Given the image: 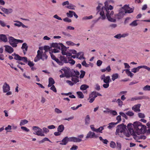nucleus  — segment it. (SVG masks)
Masks as SVG:
<instances>
[{
  "instance_id": "f257e3e1",
  "label": "nucleus",
  "mask_w": 150,
  "mask_h": 150,
  "mask_svg": "<svg viewBox=\"0 0 150 150\" xmlns=\"http://www.w3.org/2000/svg\"><path fill=\"white\" fill-rule=\"evenodd\" d=\"M139 123L133 122V124L129 123L127 125V128L131 134L136 133L139 134L144 132L146 127Z\"/></svg>"
},
{
  "instance_id": "f03ea898",
  "label": "nucleus",
  "mask_w": 150,
  "mask_h": 150,
  "mask_svg": "<svg viewBox=\"0 0 150 150\" xmlns=\"http://www.w3.org/2000/svg\"><path fill=\"white\" fill-rule=\"evenodd\" d=\"M100 16L98 19L101 18L104 20L106 18V16L108 20L110 22H115L116 20L114 18V17L113 16L114 15V12L113 11H109V9L106 10L104 7H102L100 9Z\"/></svg>"
},
{
  "instance_id": "7ed1b4c3",
  "label": "nucleus",
  "mask_w": 150,
  "mask_h": 150,
  "mask_svg": "<svg viewBox=\"0 0 150 150\" xmlns=\"http://www.w3.org/2000/svg\"><path fill=\"white\" fill-rule=\"evenodd\" d=\"M84 135L81 134L78 136V137H65L62 140L60 144L62 145H66L68 142H80L82 141V139L83 138Z\"/></svg>"
},
{
  "instance_id": "20e7f679",
  "label": "nucleus",
  "mask_w": 150,
  "mask_h": 150,
  "mask_svg": "<svg viewBox=\"0 0 150 150\" xmlns=\"http://www.w3.org/2000/svg\"><path fill=\"white\" fill-rule=\"evenodd\" d=\"M47 56L45 52L43 53L42 52L38 50L37 51V54L34 59V61L35 62H37L40 59L44 61L45 59H47Z\"/></svg>"
},
{
  "instance_id": "39448f33",
  "label": "nucleus",
  "mask_w": 150,
  "mask_h": 150,
  "mask_svg": "<svg viewBox=\"0 0 150 150\" xmlns=\"http://www.w3.org/2000/svg\"><path fill=\"white\" fill-rule=\"evenodd\" d=\"M126 130V126L123 124L119 125L117 127L115 134H118L121 137H123V134Z\"/></svg>"
},
{
  "instance_id": "423d86ee",
  "label": "nucleus",
  "mask_w": 150,
  "mask_h": 150,
  "mask_svg": "<svg viewBox=\"0 0 150 150\" xmlns=\"http://www.w3.org/2000/svg\"><path fill=\"white\" fill-rule=\"evenodd\" d=\"M8 39L10 44L13 47H16L18 43H22L23 42V40L17 39L12 37H9Z\"/></svg>"
},
{
  "instance_id": "0eeeda50",
  "label": "nucleus",
  "mask_w": 150,
  "mask_h": 150,
  "mask_svg": "<svg viewBox=\"0 0 150 150\" xmlns=\"http://www.w3.org/2000/svg\"><path fill=\"white\" fill-rule=\"evenodd\" d=\"M61 70L64 71V74L66 75V77L67 78L75 76L74 74L73 73V70H71L69 67L63 68Z\"/></svg>"
},
{
  "instance_id": "6e6552de",
  "label": "nucleus",
  "mask_w": 150,
  "mask_h": 150,
  "mask_svg": "<svg viewBox=\"0 0 150 150\" xmlns=\"http://www.w3.org/2000/svg\"><path fill=\"white\" fill-rule=\"evenodd\" d=\"M98 96H101L102 95L100 93L96 91L92 92L89 95V98L88 99V100H90L89 102L91 103H93L95 100V98Z\"/></svg>"
},
{
  "instance_id": "1a4fd4ad",
  "label": "nucleus",
  "mask_w": 150,
  "mask_h": 150,
  "mask_svg": "<svg viewBox=\"0 0 150 150\" xmlns=\"http://www.w3.org/2000/svg\"><path fill=\"white\" fill-rule=\"evenodd\" d=\"M12 56H14V59L17 60L23 61L25 63L28 62L27 58L26 57H22L18 54L14 53L12 54Z\"/></svg>"
},
{
  "instance_id": "9d476101",
  "label": "nucleus",
  "mask_w": 150,
  "mask_h": 150,
  "mask_svg": "<svg viewBox=\"0 0 150 150\" xmlns=\"http://www.w3.org/2000/svg\"><path fill=\"white\" fill-rule=\"evenodd\" d=\"M122 10L124 11L125 13H131L133 11V9L130 8L129 6L127 5H125L122 8Z\"/></svg>"
},
{
  "instance_id": "9b49d317",
  "label": "nucleus",
  "mask_w": 150,
  "mask_h": 150,
  "mask_svg": "<svg viewBox=\"0 0 150 150\" xmlns=\"http://www.w3.org/2000/svg\"><path fill=\"white\" fill-rule=\"evenodd\" d=\"M98 137V136L96 135L94 132L89 131L87 134L86 138L87 139L89 138H95L96 139Z\"/></svg>"
},
{
  "instance_id": "f8f14e48",
  "label": "nucleus",
  "mask_w": 150,
  "mask_h": 150,
  "mask_svg": "<svg viewBox=\"0 0 150 150\" xmlns=\"http://www.w3.org/2000/svg\"><path fill=\"white\" fill-rule=\"evenodd\" d=\"M2 88L3 92L4 93L7 92L10 90V88L9 85L6 82L4 83Z\"/></svg>"
},
{
  "instance_id": "ddd939ff",
  "label": "nucleus",
  "mask_w": 150,
  "mask_h": 150,
  "mask_svg": "<svg viewBox=\"0 0 150 150\" xmlns=\"http://www.w3.org/2000/svg\"><path fill=\"white\" fill-rule=\"evenodd\" d=\"M125 13H124V11L122 10V8L121 9L119 12L117 14L115 15V18L118 19L122 18L125 15Z\"/></svg>"
},
{
  "instance_id": "4468645a",
  "label": "nucleus",
  "mask_w": 150,
  "mask_h": 150,
  "mask_svg": "<svg viewBox=\"0 0 150 150\" xmlns=\"http://www.w3.org/2000/svg\"><path fill=\"white\" fill-rule=\"evenodd\" d=\"M141 105L140 104H138L137 105H135L132 107V109L135 112H139L141 111L140 109Z\"/></svg>"
},
{
  "instance_id": "2eb2a0df",
  "label": "nucleus",
  "mask_w": 150,
  "mask_h": 150,
  "mask_svg": "<svg viewBox=\"0 0 150 150\" xmlns=\"http://www.w3.org/2000/svg\"><path fill=\"white\" fill-rule=\"evenodd\" d=\"M5 47V50L9 53H11L13 52L14 50L13 48L11 46L6 45L4 46Z\"/></svg>"
},
{
  "instance_id": "dca6fc26",
  "label": "nucleus",
  "mask_w": 150,
  "mask_h": 150,
  "mask_svg": "<svg viewBox=\"0 0 150 150\" xmlns=\"http://www.w3.org/2000/svg\"><path fill=\"white\" fill-rule=\"evenodd\" d=\"M21 48L23 50V52L24 54H26V52L28 49V46H27V44L26 43H23Z\"/></svg>"
},
{
  "instance_id": "f3484780",
  "label": "nucleus",
  "mask_w": 150,
  "mask_h": 150,
  "mask_svg": "<svg viewBox=\"0 0 150 150\" xmlns=\"http://www.w3.org/2000/svg\"><path fill=\"white\" fill-rule=\"evenodd\" d=\"M128 34L127 33L126 34H121L120 33L118 34L117 35H115L114 37L116 38H117L118 39H120L121 38H125V37H126L128 36Z\"/></svg>"
},
{
  "instance_id": "a211bd4d",
  "label": "nucleus",
  "mask_w": 150,
  "mask_h": 150,
  "mask_svg": "<svg viewBox=\"0 0 150 150\" xmlns=\"http://www.w3.org/2000/svg\"><path fill=\"white\" fill-rule=\"evenodd\" d=\"M7 41V38L5 35H0V41L6 42Z\"/></svg>"
},
{
  "instance_id": "6ab92c4d",
  "label": "nucleus",
  "mask_w": 150,
  "mask_h": 150,
  "mask_svg": "<svg viewBox=\"0 0 150 150\" xmlns=\"http://www.w3.org/2000/svg\"><path fill=\"white\" fill-rule=\"evenodd\" d=\"M69 57L67 56H61L60 57V61L62 62L63 63H68V58Z\"/></svg>"
},
{
  "instance_id": "aec40b11",
  "label": "nucleus",
  "mask_w": 150,
  "mask_h": 150,
  "mask_svg": "<svg viewBox=\"0 0 150 150\" xmlns=\"http://www.w3.org/2000/svg\"><path fill=\"white\" fill-rule=\"evenodd\" d=\"M39 129V130H38V131H37V132H36V133H33V134L38 136L42 137L45 136V134L42 131V129L41 128Z\"/></svg>"
},
{
  "instance_id": "412c9836",
  "label": "nucleus",
  "mask_w": 150,
  "mask_h": 150,
  "mask_svg": "<svg viewBox=\"0 0 150 150\" xmlns=\"http://www.w3.org/2000/svg\"><path fill=\"white\" fill-rule=\"evenodd\" d=\"M3 12L7 14H8L11 13L13 11L12 9H8L5 8H2V10Z\"/></svg>"
},
{
  "instance_id": "4be33fe9",
  "label": "nucleus",
  "mask_w": 150,
  "mask_h": 150,
  "mask_svg": "<svg viewBox=\"0 0 150 150\" xmlns=\"http://www.w3.org/2000/svg\"><path fill=\"white\" fill-rule=\"evenodd\" d=\"M124 71H125L127 75L128 76H130L131 78H132L134 75V74L132 73H131L129 69H124L123 70V72Z\"/></svg>"
},
{
  "instance_id": "5701e85b",
  "label": "nucleus",
  "mask_w": 150,
  "mask_h": 150,
  "mask_svg": "<svg viewBox=\"0 0 150 150\" xmlns=\"http://www.w3.org/2000/svg\"><path fill=\"white\" fill-rule=\"evenodd\" d=\"M103 82L105 83H109L111 81L110 79V77L109 76H106L103 80Z\"/></svg>"
},
{
  "instance_id": "b1692460",
  "label": "nucleus",
  "mask_w": 150,
  "mask_h": 150,
  "mask_svg": "<svg viewBox=\"0 0 150 150\" xmlns=\"http://www.w3.org/2000/svg\"><path fill=\"white\" fill-rule=\"evenodd\" d=\"M67 50V47L64 45L62 46L61 50H62V53L63 55H66L67 52H66Z\"/></svg>"
},
{
  "instance_id": "393cba45",
  "label": "nucleus",
  "mask_w": 150,
  "mask_h": 150,
  "mask_svg": "<svg viewBox=\"0 0 150 150\" xmlns=\"http://www.w3.org/2000/svg\"><path fill=\"white\" fill-rule=\"evenodd\" d=\"M64 129V126L62 125H59L57 128V131L59 132H62Z\"/></svg>"
},
{
  "instance_id": "a878e982",
  "label": "nucleus",
  "mask_w": 150,
  "mask_h": 150,
  "mask_svg": "<svg viewBox=\"0 0 150 150\" xmlns=\"http://www.w3.org/2000/svg\"><path fill=\"white\" fill-rule=\"evenodd\" d=\"M106 3H107V2H105V6H103L102 7H104L105 8L106 10H107L108 9H109V11H111V10H112L113 9V7L111 5H110L108 8V5H107L106 4Z\"/></svg>"
},
{
  "instance_id": "bb28decb",
  "label": "nucleus",
  "mask_w": 150,
  "mask_h": 150,
  "mask_svg": "<svg viewBox=\"0 0 150 150\" xmlns=\"http://www.w3.org/2000/svg\"><path fill=\"white\" fill-rule=\"evenodd\" d=\"M144 96H140L139 97H136L134 98H132L131 99V101H134L138 100H141L144 98Z\"/></svg>"
},
{
  "instance_id": "cd10ccee",
  "label": "nucleus",
  "mask_w": 150,
  "mask_h": 150,
  "mask_svg": "<svg viewBox=\"0 0 150 150\" xmlns=\"http://www.w3.org/2000/svg\"><path fill=\"white\" fill-rule=\"evenodd\" d=\"M77 58H79V59H84V57H83V52H79L77 54Z\"/></svg>"
},
{
  "instance_id": "c85d7f7f",
  "label": "nucleus",
  "mask_w": 150,
  "mask_h": 150,
  "mask_svg": "<svg viewBox=\"0 0 150 150\" xmlns=\"http://www.w3.org/2000/svg\"><path fill=\"white\" fill-rule=\"evenodd\" d=\"M116 146L117 150H121L122 144L120 142H117Z\"/></svg>"
},
{
  "instance_id": "c756f323",
  "label": "nucleus",
  "mask_w": 150,
  "mask_h": 150,
  "mask_svg": "<svg viewBox=\"0 0 150 150\" xmlns=\"http://www.w3.org/2000/svg\"><path fill=\"white\" fill-rule=\"evenodd\" d=\"M118 122H111L109 124V126L108 127L109 129H111L112 128L114 127L115 125L117 124Z\"/></svg>"
},
{
  "instance_id": "7c9ffc66",
  "label": "nucleus",
  "mask_w": 150,
  "mask_h": 150,
  "mask_svg": "<svg viewBox=\"0 0 150 150\" xmlns=\"http://www.w3.org/2000/svg\"><path fill=\"white\" fill-rule=\"evenodd\" d=\"M76 94L78 96V97L80 98H83L84 97V95L82 93L81 91H78Z\"/></svg>"
},
{
  "instance_id": "2f4dec72",
  "label": "nucleus",
  "mask_w": 150,
  "mask_h": 150,
  "mask_svg": "<svg viewBox=\"0 0 150 150\" xmlns=\"http://www.w3.org/2000/svg\"><path fill=\"white\" fill-rule=\"evenodd\" d=\"M74 12L72 11H69L67 13V16L69 18L73 17Z\"/></svg>"
},
{
  "instance_id": "473e14b6",
  "label": "nucleus",
  "mask_w": 150,
  "mask_h": 150,
  "mask_svg": "<svg viewBox=\"0 0 150 150\" xmlns=\"http://www.w3.org/2000/svg\"><path fill=\"white\" fill-rule=\"evenodd\" d=\"M89 88V86L86 84L82 85L80 87V89L82 90H85Z\"/></svg>"
},
{
  "instance_id": "72a5a7b5",
  "label": "nucleus",
  "mask_w": 150,
  "mask_h": 150,
  "mask_svg": "<svg viewBox=\"0 0 150 150\" xmlns=\"http://www.w3.org/2000/svg\"><path fill=\"white\" fill-rule=\"evenodd\" d=\"M46 141H49V142L52 143L51 141L50 140L47 138L45 137L42 140L39 142V144H41L44 142Z\"/></svg>"
},
{
  "instance_id": "f704fd0d",
  "label": "nucleus",
  "mask_w": 150,
  "mask_h": 150,
  "mask_svg": "<svg viewBox=\"0 0 150 150\" xmlns=\"http://www.w3.org/2000/svg\"><path fill=\"white\" fill-rule=\"evenodd\" d=\"M116 102L118 103L119 106L120 107H122L123 104V102L120 99H117Z\"/></svg>"
},
{
  "instance_id": "c9c22d12",
  "label": "nucleus",
  "mask_w": 150,
  "mask_h": 150,
  "mask_svg": "<svg viewBox=\"0 0 150 150\" xmlns=\"http://www.w3.org/2000/svg\"><path fill=\"white\" fill-rule=\"evenodd\" d=\"M68 63H69L71 65H74L75 63V61L72 59H70L69 57L68 58Z\"/></svg>"
},
{
  "instance_id": "e433bc0d",
  "label": "nucleus",
  "mask_w": 150,
  "mask_h": 150,
  "mask_svg": "<svg viewBox=\"0 0 150 150\" xmlns=\"http://www.w3.org/2000/svg\"><path fill=\"white\" fill-rule=\"evenodd\" d=\"M104 128L103 127H100L98 129H96V132H100L102 133V131L104 129Z\"/></svg>"
},
{
  "instance_id": "4c0bfd02",
  "label": "nucleus",
  "mask_w": 150,
  "mask_h": 150,
  "mask_svg": "<svg viewBox=\"0 0 150 150\" xmlns=\"http://www.w3.org/2000/svg\"><path fill=\"white\" fill-rule=\"evenodd\" d=\"M112 80L113 81H115V80L118 78V74H115L112 75Z\"/></svg>"
},
{
  "instance_id": "58836bf2",
  "label": "nucleus",
  "mask_w": 150,
  "mask_h": 150,
  "mask_svg": "<svg viewBox=\"0 0 150 150\" xmlns=\"http://www.w3.org/2000/svg\"><path fill=\"white\" fill-rule=\"evenodd\" d=\"M100 140L104 144H107L108 143V141L106 139H103L102 137H99Z\"/></svg>"
},
{
  "instance_id": "ea45409f",
  "label": "nucleus",
  "mask_w": 150,
  "mask_h": 150,
  "mask_svg": "<svg viewBox=\"0 0 150 150\" xmlns=\"http://www.w3.org/2000/svg\"><path fill=\"white\" fill-rule=\"evenodd\" d=\"M44 49L45 50L46 52L48 51V50L51 52V49L48 46H45L44 47Z\"/></svg>"
},
{
  "instance_id": "a19ab883",
  "label": "nucleus",
  "mask_w": 150,
  "mask_h": 150,
  "mask_svg": "<svg viewBox=\"0 0 150 150\" xmlns=\"http://www.w3.org/2000/svg\"><path fill=\"white\" fill-rule=\"evenodd\" d=\"M150 122H147L146 124L147 127V133H150Z\"/></svg>"
},
{
  "instance_id": "79ce46f5",
  "label": "nucleus",
  "mask_w": 150,
  "mask_h": 150,
  "mask_svg": "<svg viewBox=\"0 0 150 150\" xmlns=\"http://www.w3.org/2000/svg\"><path fill=\"white\" fill-rule=\"evenodd\" d=\"M93 18V16L92 15L90 16H86L83 17L82 18V20H86L88 19H92Z\"/></svg>"
},
{
  "instance_id": "37998d69",
  "label": "nucleus",
  "mask_w": 150,
  "mask_h": 150,
  "mask_svg": "<svg viewBox=\"0 0 150 150\" xmlns=\"http://www.w3.org/2000/svg\"><path fill=\"white\" fill-rule=\"evenodd\" d=\"M5 129L6 130V133L8 132H11V131L9 130L11 129V126L10 125H8L7 127H5Z\"/></svg>"
},
{
  "instance_id": "c03bdc74",
  "label": "nucleus",
  "mask_w": 150,
  "mask_h": 150,
  "mask_svg": "<svg viewBox=\"0 0 150 150\" xmlns=\"http://www.w3.org/2000/svg\"><path fill=\"white\" fill-rule=\"evenodd\" d=\"M49 84L51 83L53 85L55 83V82L52 78L50 77L49 79Z\"/></svg>"
},
{
  "instance_id": "a18cd8bd",
  "label": "nucleus",
  "mask_w": 150,
  "mask_h": 150,
  "mask_svg": "<svg viewBox=\"0 0 150 150\" xmlns=\"http://www.w3.org/2000/svg\"><path fill=\"white\" fill-rule=\"evenodd\" d=\"M116 145L115 142L113 141H111L110 143V146L112 148H115L116 146Z\"/></svg>"
},
{
  "instance_id": "49530a36",
  "label": "nucleus",
  "mask_w": 150,
  "mask_h": 150,
  "mask_svg": "<svg viewBox=\"0 0 150 150\" xmlns=\"http://www.w3.org/2000/svg\"><path fill=\"white\" fill-rule=\"evenodd\" d=\"M137 20H134L133 21L132 23L130 24L129 25L130 26H135L137 25Z\"/></svg>"
},
{
  "instance_id": "de8ad7c7",
  "label": "nucleus",
  "mask_w": 150,
  "mask_h": 150,
  "mask_svg": "<svg viewBox=\"0 0 150 150\" xmlns=\"http://www.w3.org/2000/svg\"><path fill=\"white\" fill-rule=\"evenodd\" d=\"M16 22H17V23H14V25H15L18 26L20 27L21 26V24H22V23L19 21H16Z\"/></svg>"
},
{
  "instance_id": "09e8293b",
  "label": "nucleus",
  "mask_w": 150,
  "mask_h": 150,
  "mask_svg": "<svg viewBox=\"0 0 150 150\" xmlns=\"http://www.w3.org/2000/svg\"><path fill=\"white\" fill-rule=\"evenodd\" d=\"M143 90L145 91L150 90V86L146 85L143 88Z\"/></svg>"
},
{
  "instance_id": "8fccbe9b",
  "label": "nucleus",
  "mask_w": 150,
  "mask_h": 150,
  "mask_svg": "<svg viewBox=\"0 0 150 150\" xmlns=\"http://www.w3.org/2000/svg\"><path fill=\"white\" fill-rule=\"evenodd\" d=\"M80 72L81 74L80 75V78H83L85 74V72L83 70H81Z\"/></svg>"
},
{
  "instance_id": "3c124183",
  "label": "nucleus",
  "mask_w": 150,
  "mask_h": 150,
  "mask_svg": "<svg viewBox=\"0 0 150 150\" xmlns=\"http://www.w3.org/2000/svg\"><path fill=\"white\" fill-rule=\"evenodd\" d=\"M54 60H55L59 65H62L63 64L62 62H61L57 58H56Z\"/></svg>"
},
{
  "instance_id": "603ef678",
  "label": "nucleus",
  "mask_w": 150,
  "mask_h": 150,
  "mask_svg": "<svg viewBox=\"0 0 150 150\" xmlns=\"http://www.w3.org/2000/svg\"><path fill=\"white\" fill-rule=\"evenodd\" d=\"M123 134L127 137H129L131 135H134V134H131L130 133L129 134L128 132L127 131V132L125 131L124 132Z\"/></svg>"
},
{
  "instance_id": "864d4df0",
  "label": "nucleus",
  "mask_w": 150,
  "mask_h": 150,
  "mask_svg": "<svg viewBox=\"0 0 150 150\" xmlns=\"http://www.w3.org/2000/svg\"><path fill=\"white\" fill-rule=\"evenodd\" d=\"M40 129V128L37 126H33V129L34 131V133H36V132H37V131H38V130H39V129Z\"/></svg>"
},
{
  "instance_id": "5fc2aeb1",
  "label": "nucleus",
  "mask_w": 150,
  "mask_h": 150,
  "mask_svg": "<svg viewBox=\"0 0 150 150\" xmlns=\"http://www.w3.org/2000/svg\"><path fill=\"white\" fill-rule=\"evenodd\" d=\"M67 44L68 45L74 46L76 45V44L71 41H67L66 42Z\"/></svg>"
},
{
  "instance_id": "6e6d98bb",
  "label": "nucleus",
  "mask_w": 150,
  "mask_h": 150,
  "mask_svg": "<svg viewBox=\"0 0 150 150\" xmlns=\"http://www.w3.org/2000/svg\"><path fill=\"white\" fill-rule=\"evenodd\" d=\"M82 65L86 67H89V64L86 63L85 60L83 61L81 63Z\"/></svg>"
},
{
  "instance_id": "4d7b16f0",
  "label": "nucleus",
  "mask_w": 150,
  "mask_h": 150,
  "mask_svg": "<svg viewBox=\"0 0 150 150\" xmlns=\"http://www.w3.org/2000/svg\"><path fill=\"white\" fill-rule=\"evenodd\" d=\"M71 80L75 83L79 82V81L78 78L76 77H72L71 79Z\"/></svg>"
},
{
  "instance_id": "13d9d810",
  "label": "nucleus",
  "mask_w": 150,
  "mask_h": 150,
  "mask_svg": "<svg viewBox=\"0 0 150 150\" xmlns=\"http://www.w3.org/2000/svg\"><path fill=\"white\" fill-rule=\"evenodd\" d=\"M63 20L65 22H67L68 23L71 22V19L69 18H68L66 17L63 19Z\"/></svg>"
},
{
  "instance_id": "bf43d9fd",
  "label": "nucleus",
  "mask_w": 150,
  "mask_h": 150,
  "mask_svg": "<svg viewBox=\"0 0 150 150\" xmlns=\"http://www.w3.org/2000/svg\"><path fill=\"white\" fill-rule=\"evenodd\" d=\"M120 115L122 117L125 118L126 119H128V117L126 116V115L123 112H120L119 113Z\"/></svg>"
},
{
  "instance_id": "052dcab7",
  "label": "nucleus",
  "mask_w": 150,
  "mask_h": 150,
  "mask_svg": "<svg viewBox=\"0 0 150 150\" xmlns=\"http://www.w3.org/2000/svg\"><path fill=\"white\" fill-rule=\"evenodd\" d=\"M110 113L114 115H117V113L115 110H110Z\"/></svg>"
},
{
  "instance_id": "680f3d73",
  "label": "nucleus",
  "mask_w": 150,
  "mask_h": 150,
  "mask_svg": "<svg viewBox=\"0 0 150 150\" xmlns=\"http://www.w3.org/2000/svg\"><path fill=\"white\" fill-rule=\"evenodd\" d=\"M126 114L130 116H132L134 115V113L131 111H128L126 113Z\"/></svg>"
},
{
  "instance_id": "e2e57ef3",
  "label": "nucleus",
  "mask_w": 150,
  "mask_h": 150,
  "mask_svg": "<svg viewBox=\"0 0 150 150\" xmlns=\"http://www.w3.org/2000/svg\"><path fill=\"white\" fill-rule=\"evenodd\" d=\"M138 115L139 117L140 118H144L145 117L144 114L142 113H139L138 114Z\"/></svg>"
},
{
  "instance_id": "0e129e2a",
  "label": "nucleus",
  "mask_w": 150,
  "mask_h": 150,
  "mask_svg": "<svg viewBox=\"0 0 150 150\" xmlns=\"http://www.w3.org/2000/svg\"><path fill=\"white\" fill-rule=\"evenodd\" d=\"M21 128L23 131H25L26 132H28L29 131V129L27 128L26 127L24 126H22L21 127Z\"/></svg>"
},
{
  "instance_id": "69168bd1",
  "label": "nucleus",
  "mask_w": 150,
  "mask_h": 150,
  "mask_svg": "<svg viewBox=\"0 0 150 150\" xmlns=\"http://www.w3.org/2000/svg\"><path fill=\"white\" fill-rule=\"evenodd\" d=\"M78 146L76 145H73L70 148V150H76L77 149Z\"/></svg>"
},
{
  "instance_id": "338daca9",
  "label": "nucleus",
  "mask_w": 150,
  "mask_h": 150,
  "mask_svg": "<svg viewBox=\"0 0 150 150\" xmlns=\"http://www.w3.org/2000/svg\"><path fill=\"white\" fill-rule=\"evenodd\" d=\"M0 25L2 27H4L6 26L4 21L1 20H0Z\"/></svg>"
},
{
  "instance_id": "774afa93",
  "label": "nucleus",
  "mask_w": 150,
  "mask_h": 150,
  "mask_svg": "<svg viewBox=\"0 0 150 150\" xmlns=\"http://www.w3.org/2000/svg\"><path fill=\"white\" fill-rule=\"evenodd\" d=\"M95 90L98 91H99L100 89V86L98 83L96 85V87L95 88Z\"/></svg>"
}]
</instances>
